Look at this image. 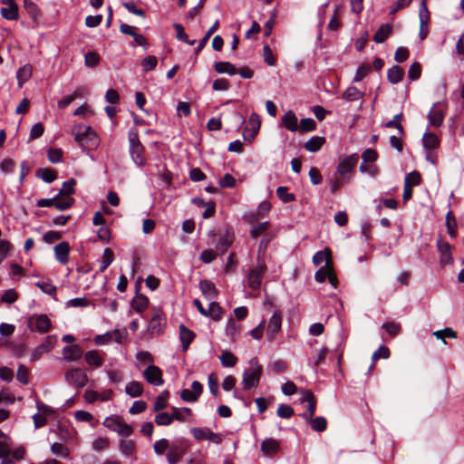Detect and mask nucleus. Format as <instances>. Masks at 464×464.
I'll use <instances>...</instances> for the list:
<instances>
[{
	"label": "nucleus",
	"mask_w": 464,
	"mask_h": 464,
	"mask_svg": "<svg viewBox=\"0 0 464 464\" xmlns=\"http://www.w3.org/2000/svg\"><path fill=\"white\" fill-rule=\"evenodd\" d=\"M165 324V318L160 310H158L153 314L152 318L149 322L148 331L152 334H160L162 333V327Z\"/></svg>",
	"instance_id": "nucleus-13"
},
{
	"label": "nucleus",
	"mask_w": 464,
	"mask_h": 464,
	"mask_svg": "<svg viewBox=\"0 0 464 464\" xmlns=\"http://www.w3.org/2000/svg\"><path fill=\"white\" fill-rule=\"evenodd\" d=\"M27 325L33 332L45 334L50 330L52 323L45 314H34L28 318Z\"/></svg>",
	"instance_id": "nucleus-5"
},
{
	"label": "nucleus",
	"mask_w": 464,
	"mask_h": 464,
	"mask_svg": "<svg viewBox=\"0 0 464 464\" xmlns=\"http://www.w3.org/2000/svg\"><path fill=\"white\" fill-rule=\"evenodd\" d=\"M325 139L324 137L313 136L304 143V149L309 152H316L322 148Z\"/></svg>",
	"instance_id": "nucleus-27"
},
{
	"label": "nucleus",
	"mask_w": 464,
	"mask_h": 464,
	"mask_svg": "<svg viewBox=\"0 0 464 464\" xmlns=\"http://www.w3.org/2000/svg\"><path fill=\"white\" fill-rule=\"evenodd\" d=\"M218 25H219V21L217 20L213 24V25L207 31L204 37L198 42V44L197 48L195 49L196 54L199 53L201 52V50L206 46L210 36L218 30Z\"/></svg>",
	"instance_id": "nucleus-33"
},
{
	"label": "nucleus",
	"mask_w": 464,
	"mask_h": 464,
	"mask_svg": "<svg viewBox=\"0 0 464 464\" xmlns=\"http://www.w3.org/2000/svg\"><path fill=\"white\" fill-rule=\"evenodd\" d=\"M219 360L224 367H234L237 362V357L228 351L223 352Z\"/></svg>",
	"instance_id": "nucleus-43"
},
{
	"label": "nucleus",
	"mask_w": 464,
	"mask_h": 464,
	"mask_svg": "<svg viewBox=\"0 0 464 464\" xmlns=\"http://www.w3.org/2000/svg\"><path fill=\"white\" fill-rule=\"evenodd\" d=\"M148 304L149 299L143 295H137L131 302L132 308L138 313H141L146 309Z\"/></svg>",
	"instance_id": "nucleus-42"
},
{
	"label": "nucleus",
	"mask_w": 464,
	"mask_h": 464,
	"mask_svg": "<svg viewBox=\"0 0 464 464\" xmlns=\"http://www.w3.org/2000/svg\"><path fill=\"white\" fill-rule=\"evenodd\" d=\"M404 71L398 65H393L387 72V79L392 84H397L402 81Z\"/></svg>",
	"instance_id": "nucleus-22"
},
{
	"label": "nucleus",
	"mask_w": 464,
	"mask_h": 464,
	"mask_svg": "<svg viewBox=\"0 0 464 464\" xmlns=\"http://www.w3.org/2000/svg\"><path fill=\"white\" fill-rule=\"evenodd\" d=\"M32 72H33V68L30 64H25L24 66H23L22 68H20L17 71L16 78H17L19 86H22V84L24 82H27L31 78Z\"/></svg>",
	"instance_id": "nucleus-36"
},
{
	"label": "nucleus",
	"mask_w": 464,
	"mask_h": 464,
	"mask_svg": "<svg viewBox=\"0 0 464 464\" xmlns=\"http://www.w3.org/2000/svg\"><path fill=\"white\" fill-rule=\"evenodd\" d=\"M121 421L119 416H111L104 420L103 425L112 431H117Z\"/></svg>",
	"instance_id": "nucleus-55"
},
{
	"label": "nucleus",
	"mask_w": 464,
	"mask_h": 464,
	"mask_svg": "<svg viewBox=\"0 0 464 464\" xmlns=\"http://www.w3.org/2000/svg\"><path fill=\"white\" fill-rule=\"evenodd\" d=\"M247 285L253 290H258L262 284V277L257 276L256 272L249 271L247 276Z\"/></svg>",
	"instance_id": "nucleus-52"
},
{
	"label": "nucleus",
	"mask_w": 464,
	"mask_h": 464,
	"mask_svg": "<svg viewBox=\"0 0 464 464\" xmlns=\"http://www.w3.org/2000/svg\"><path fill=\"white\" fill-rule=\"evenodd\" d=\"M390 357V350L385 345H381L372 355V361L376 362L380 358L387 359Z\"/></svg>",
	"instance_id": "nucleus-64"
},
{
	"label": "nucleus",
	"mask_w": 464,
	"mask_h": 464,
	"mask_svg": "<svg viewBox=\"0 0 464 464\" xmlns=\"http://www.w3.org/2000/svg\"><path fill=\"white\" fill-rule=\"evenodd\" d=\"M270 227V223L268 221L258 223L253 226L250 229V236L252 238H257L261 234L266 232Z\"/></svg>",
	"instance_id": "nucleus-48"
},
{
	"label": "nucleus",
	"mask_w": 464,
	"mask_h": 464,
	"mask_svg": "<svg viewBox=\"0 0 464 464\" xmlns=\"http://www.w3.org/2000/svg\"><path fill=\"white\" fill-rule=\"evenodd\" d=\"M263 368L259 364L257 359L252 358L249 361V368L243 373L242 386L243 389L247 391L258 385Z\"/></svg>",
	"instance_id": "nucleus-2"
},
{
	"label": "nucleus",
	"mask_w": 464,
	"mask_h": 464,
	"mask_svg": "<svg viewBox=\"0 0 464 464\" xmlns=\"http://www.w3.org/2000/svg\"><path fill=\"white\" fill-rule=\"evenodd\" d=\"M359 157L357 154H352L343 159L337 166V173L345 176L350 173L355 167Z\"/></svg>",
	"instance_id": "nucleus-10"
},
{
	"label": "nucleus",
	"mask_w": 464,
	"mask_h": 464,
	"mask_svg": "<svg viewBox=\"0 0 464 464\" xmlns=\"http://www.w3.org/2000/svg\"><path fill=\"white\" fill-rule=\"evenodd\" d=\"M135 450L136 444L132 440H121L119 441V450L122 455L129 457L134 454Z\"/></svg>",
	"instance_id": "nucleus-29"
},
{
	"label": "nucleus",
	"mask_w": 464,
	"mask_h": 464,
	"mask_svg": "<svg viewBox=\"0 0 464 464\" xmlns=\"http://www.w3.org/2000/svg\"><path fill=\"white\" fill-rule=\"evenodd\" d=\"M57 342V337L54 334L48 335L45 340L39 344L40 349H42L44 353L50 352L55 346Z\"/></svg>",
	"instance_id": "nucleus-57"
},
{
	"label": "nucleus",
	"mask_w": 464,
	"mask_h": 464,
	"mask_svg": "<svg viewBox=\"0 0 464 464\" xmlns=\"http://www.w3.org/2000/svg\"><path fill=\"white\" fill-rule=\"evenodd\" d=\"M217 233L215 230L208 232V245L215 246L216 252L219 256H223L232 246L235 235L232 228H227L218 239L216 240Z\"/></svg>",
	"instance_id": "nucleus-1"
},
{
	"label": "nucleus",
	"mask_w": 464,
	"mask_h": 464,
	"mask_svg": "<svg viewBox=\"0 0 464 464\" xmlns=\"http://www.w3.org/2000/svg\"><path fill=\"white\" fill-rule=\"evenodd\" d=\"M301 131H313L316 129V122L312 118L302 119L300 124H298Z\"/></svg>",
	"instance_id": "nucleus-59"
},
{
	"label": "nucleus",
	"mask_w": 464,
	"mask_h": 464,
	"mask_svg": "<svg viewBox=\"0 0 464 464\" xmlns=\"http://www.w3.org/2000/svg\"><path fill=\"white\" fill-rule=\"evenodd\" d=\"M421 74L420 64L418 62L413 63L408 71V77L411 81H416Z\"/></svg>",
	"instance_id": "nucleus-63"
},
{
	"label": "nucleus",
	"mask_w": 464,
	"mask_h": 464,
	"mask_svg": "<svg viewBox=\"0 0 464 464\" xmlns=\"http://www.w3.org/2000/svg\"><path fill=\"white\" fill-rule=\"evenodd\" d=\"M38 179H41L45 183H52L57 179V173L49 168H40L35 173Z\"/></svg>",
	"instance_id": "nucleus-25"
},
{
	"label": "nucleus",
	"mask_w": 464,
	"mask_h": 464,
	"mask_svg": "<svg viewBox=\"0 0 464 464\" xmlns=\"http://www.w3.org/2000/svg\"><path fill=\"white\" fill-rule=\"evenodd\" d=\"M283 315L281 311H275L269 319L266 337L273 341L282 327Z\"/></svg>",
	"instance_id": "nucleus-8"
},
{
	"label": "nucleus",
	"mask_w": 464,
	"mask_h": 464,
	"mask_svg": "<svg viewBox=\"0 0 464 464\" xmlns=\"http://www.w3.org/2000/svg\"><path fill=\"white\" fill-rule=\"evenodd\" d=\"M35 285L49 295H53L56 293V286L53 285L50 280L38 281L35 283Z\"/></svg>",
	"instance_id": "nucleus-49"
},
{
	"label": "nucleus",
	"mask_w": 464,
	"mask_h": 464,
	"mask_svg": "<svg viewBox=\"0 0 464 464\" xmlns=\"http://www.w3.org/2000/svg\"><path fill=\"white\" fill-rule=\"evenodd\" d=\"M169 442L167 439H160L157 440L153 445L154 452L157 455H163L167 450H169Z\"/></svg>",
	"instance_id": "nucleus-58"
},
{
	"label": "nucleus",
	"mask_w": 464,
	"mask_h": 464,
	"mask_svg": "<svg viewBox=\"0 0 464 464\" xmlns=\"http://www.w3.org/2000/svg\"><path fill=\"white\" fill-rule=\"evenodd\" d=\"M143 376L151 385L160 386L164 383L162 371L156 365L148 366L143 372Z\"/></svg>",
	"instance_id": "nucleus-9"
},
{
	"label": "nucleus",
	"mask_w": 464,
	"mask_h": 464,
	"mask_svg": "<svg viewBox=\"0 0 464 464\" xmlns=\"http://www.w3.org/2000/svg\"><path fill=\"white\" fill-rule=\"evenodd\" d=\"M342 97L347 102H355L363 97V92L359 91L355 86H349L343 92Z\"/></svg>",
	"instance_id": "nucleus-32"
},
{
	"label": "nucleus",
	"mask_w": 464,
	"mask_h": 464,
	"mask_svg": "<svg viewBox=\"0 0 464 464\" xmlns=\"http://www.w3.org/2000/svg\"><path fill=\"white\" fill-rule=\"evenodd\" d=\"M186 449L182 448L180 445L172 443L169 447V451L166 455L167 460L169 464H177L183 454L185 453Z\"/></svg>",
	"instance_id": "nucleus-16"
},
{
	"label": "nucleus",
	"mask_w": 464,
	"mask_h": 464,
	"mask_svg": "<svg viewBox=\"0 0 464 464\" xmlns=\"http://www.w3.org/2000/svg\"><path fill=\"white\" fill-rule=\"evenodd\" d=\"M214 69L218 73H227L228 75H236L237 69L229 62H216Z\"/></svg>",
	"instance_id": "nucleus-23"
},
{
	"label": "nucleus",
	"mask_w": 464,
	"mask_h": 464,
	"mask_svg": "<svg viewBox=\"0 0 464 464\" xmlns=\"http://www.w3.org/2000/svg\"><path fill=\"white\" fill-rule=\"evenodd\" d=\"M157 63H158L157 58L153 55H149V56H146L142 60L141 66L145 72H150V71H152L153 69H155V67L157 66Z\"/></svg>",
	"instance_id": "nucleus-60"
},
{
	"label": "nucleus",
	"mask_w": 464,
	"mask_h": 464,
	"mask_svg": "<svg viewBox=\"0 0 464 464\" xmlns=\"http://www.w3.org/2000/svg\"><path fill=\"white\" fill-rule=\"evenodd\" d=\"M70 245L66 241H63L54 246V256L56 260L63 265L69 262Z\"/></svg>",
	"instance_id": "nucleus-15"
},
{
	"label": "nucleus",
	"mask_w": 464,
	"mask_h": 464,
	"mask_svg": "<svg viewBox=\"0 0 464 464\" xmlns=\"http://www.w3.org/2000/svg\"><path fill=\"white\" fill-rule=\"evenodd\" d=\"M307 422L310 423L312 430L317 432L324 431L327 428V420L322 416L312 418Z\"/></svg>",
	"instance_id": "nucleus-37"
},
{
	"label": "nucleus",
	"mask_w": 464,
	"mask_h": 464,
	"mask_svg": "<svg viewBox=\"0 0 464 464\" xmlns=\"http://www.w3.org/2000/svg\"><path fill=\"white\" fill-rule=\"evenodd\" d=\"M114 254L110 248H105L102 255V261L100 265V272H104L108 266L113 262Z\"/></svg>",
	"instance_id": "nucleus-44"
},
{
	"label": "nucleus",
	"mask_w": 464,
	"mask_h": 464,
	"mask_svg": "<svg viewBox=\"0 0 464 464\" xmlns=\"http://www.w3.org/2000/svg\"><path fill=\"white\" fill-rule=\"evenodd\" d=\"M422 143L427 151H431L439 146L440 140L434 133L426 132L422 137Z\"/></svg>",
	"instance_id": "nucleus-26"
},
{
	"label": "nucleus",
	"mask_w": 464,
	"mask_h": 464,
	"mask_svg": "<svg viewBox=\"0 0 464 464\" xmlns=\"http://www.w3.org/2000/svg\"><path fill=\"white\" fill-rule=\"evenodd\" d=\"M125 392L132 398L139 397L143 392L142 384L139 382L133 381L129 382L125 387Z\"/></svg>",
	"instance_id": "nucleus-35"
},
{
	"label": "nucleus",
	"mask_w": 464,
	"mask_h": 464,
	"mask_svg": "<svg viewBox=\"0 0 464 464\" xmlns=\"http://www.w3.org/2000/svg\"><path fill=\"white\" fill-rule=\"evenodd\" d=\"M301 393H302V398L300 399V401L302 403L307 402V408H306L305 411L302 413L301 416L305 421H308L309 420H311L313 418V416L315 412V409H316L315 398H314V395L313 394V392L308 390H303L301 392Z\"/></svg>",
	"instance_id": "nucleus-7"
},
{
	"label": "nucleus",
	"mask_w": 464,
	"mask_h": 464,
	"mask_svg": "<svg viewBox=\"0 0 464 464\" xmlns=\"http://www.w3.org/2000/svg\"><path fill=\"white\" fill-rule=\"evenodd\" d=\"M179 339L183 351H187L190 343L195 338V334L187 328L184 324L179 325Z\"/></svg>",
	"instance_id": "nucleus-19"
},
{
	"label": "nucleus",
	"mask_w": 464,
	"mask_h": 464,
	"mask_svg": "<svg viewBox=\"0 0 464 464\" xmlns=\"http://www.w3.org/2000/svg\"><path fill=\"white\" fill-rule=\"evenodd\" d=\"M73 134L75 141L82 147L86 148L97 144V134L91 126L75 125Z\"/></svg>",
	"instance_id": "nucleus-3"
},
{
	"label": "nucleus",
	"mask_w": 464,
	"mask_h": 464,
	"mask_svg": "<svg viewBox=\"0 0 464 464\" xmlns=\"http://www.w3.org/2000/svg\"><path fill=\"white\" fill-rule=\"evenodd\" d=\"M276 412L280 418H284V419H289L295 413L294 409L287 404H280L277 408Z\"/></svg>",
	"instance_id": "nucleus-62"
},
{
	"label": "nucleus",
	"mask_w": 464,
	"mask_h": 464,
	"mask_svg": "<svg viewBox=\"0 0 464 464\" xmlns=\"http://www.w3.org/2000/svg\"><path fill=\"white\" fill-rule=\"evenodd\" d=\"M282 124L290 131H297L299 130L297 117L292 111H288L283 115Z\"/></svg>",
	"instance_id": "nucleus-20"
},
{
	"label": "nucleus",
	"mask_w": 464,
	"mask_h": 464,
	"mask_svg": "<svg viewBox=\"0 0 464 464\" xmlns=\"http://www.w3.org/2000/svg\"><path fill=\"white\" fill-rule=\"evenodd\" d=\"M155 423L159 426H169L172 421V417L170 413L168 412H160L155 416Z\"/></svg>",
	"instance_id": "nucleus-56"
},
{
	"label": "nucleus",
	"mask_w": 464,
	"mask_h": 464,
	"mask_svg": "<svg viewBox=\"0 0 464 464\" xmlns=\"http://www.w3.org/2000/svg\"><path fill=\"white\" fill-rule=\"evenodd\" d=\"M64 379L69 385L76 388H82L89 382L88 375L85 371L81 368L68 369L64 373Z\"/></svg>",
	"instance_id": "nucleus-4"
},
{
	"label": "nucleus",
	"mask_w": 464,
	"mask_h": 464,
	"mask_svg": "<svg viewBox=\"0 0 464 464\" xmlns=\"http://www.w3.org/2000/svg\"><path fill=\"white\" fill-rule=\"evenodd\" d=\"M191 410L189 408H176L172 407V413L170 414L172 417V421L174 420H178L179 421H183L186 419V416L190 415Z\"/></svg>",
	"instance_id": "nucleus-53"
},
{
	"label": "nucleus",
	"mask_w": 464,
	"mask_h": 464,
	"mask_svg": "<svg viewBox=\"0 0 464 464\" xmlns=\"http://www.w3.org/2000/svg\"><path fill=\"white\" fill-rule=\"evenodd\" d=\"M75 185H76V180L72 178L64 181L63 183L62 188H60L59 192L57 193V197H59V198L61 197L67 198V197H70L71 195L74 194L75 193V188H74Z\"/></svg>",
	"instance_id": "nucleus-28"
},
{
	"label": "nucleus",
	"mask_w": 464,
	"mask_h": 464,
	"mask_svg": "<svg viewBox=\"0 0 464 464\" xmlns=\"http://www.w3.org/2000/svg\"><path fill=\"white\" fill-rule=\"evenodd\" d=\"M63 358L68 362L78 361L82 356V349L77 345H67L63 349Z\"/></svg>",
	"instance_id": "nucleus-18"
},
{
	"label": "nucleus",
	"mask_w": 464,
	"mask_h": 464,
	"mask_svg": "<svg viewBox=\"0 0 464 464\" xmlns=\"http://www.w3.org/2000/svg\"><path fill=\"white\" fill-rule=\"evenodd\" d=\"M225 332L226 334L232 339H235L239 334V325L237 324L232 317L228 319Z\"/></svg>",
	"instance_id": "nucleus-51"
},
{
	"label": "nucleus",
	"mask_w": 464,
	"mask_h": 464,
	"mask_svg": "<svg viewBox=\"0 0 464 464\" xmlns=\"http://www.w3.org/2000/svg\"><path fill=\"white\" fill-rule=\"evenodd\" d=\"M403 118V113L402 112H400L396 115H394L393 119L387 121L384 126L386 128H395L398 130L399 131V134L401 136L403 134V127L402 125L400 123V121L402 120Z\"/></svg>",
	"instance_id": "nucleus-46"
},
{
	"label": "nucleus",
	"mask_w": 464,
	"mask_h": 464,
	"mask_svg": "<svg viewBox=\"0 0 464 464\" xmlns=\"http://www.w3.org/2000/svg\"><path fill=\"white\" fill-rule=\"evenodd\" d=\"M169 396V392L168 391L162 392L155 400L153 405L154 411H160L167 408L168 406V398Z\"/></svg>",
	"instance_id": "nucleus-41"
},
{
	"label": "nucleus",
	"mask_w": 464,
	"mask_h": 464,
	"mask_svg": "<svg viewBox=\"0 0 464 464\" xmlns=\"http://www.w3.org/2000/svg\"><path fill=\"white\" fill-rule=\"evenodd\" d=\"M130 154L132 160L138 167H143L146 164L143 145L130 148Z\"/></svg>",
	"instance_id": "nucleus-21"
},
{
	"label": "nucleus",
	"mask_w": 464,
	"mask_h": 464,
	"mask_svg": "<svg viewBox=\"0 0 464 464\" xmlns=\"http://www.w3.org/2000/svg\"><path fill=\"white\" fill-rule=\"evenodd\" d=\"M419 17H420V39H424L428 35V23L430 20L429 15V10L427 8V5L425 4V1H422L420 6V12H419Z\"/></svg>",
	"instance_id": "nucleus-11"
},
{
	"label": "nucleus",
	"mask_w": 464,
	"mask_h": 464,
	"mask_svg": "<svg viewBox=\"0 0 464 464\" xmlns=\"http://www.w3.org/2000/svg\"><path fill=\"white\" fill-rule=\"evenodd\" d=\"M205 316L209 317L216 322L219 321L222 316V308L219 304L211 300Z\"/></svg>",
	"instance_id": "nucleus-30"
},
{
	"label": "nucleus",
	"mask_w": 464,
	"mask_h": 464,
	"mask_svg": "<svg viewBox=\"0 0 464 464\" xmlns=\"http://www.w3.org/2000/svg\"><path fill=\"white\" fill-rule=\"evenodd\" d=\"M428 119L430 125L440 127L443 122L444 116L440 110L432 108L428 114Z\"/></svg>",
	"instance_id": "nucleus-38"
},
{
	"label": "nucleus",
	"mask_w": 464,
	"mask_h": 464,
	"mask_svg": "<svg viewBox=\"0 0 464 464\" xmlns=\"http://www.w3.org/2000/svg\"><path fill=\"white\" fill-rule=\"evenodd\" d=\"M51 452L62 459H67L69 457V449L60 442H54L51 445Z\"/></svg>",
	"instance_id": "nucleus-39"
},
{
	"label": "nucleus",
	"mask_w": 464,
	"mask_h": 464,
	"mask_svg": "<svg viewBox=\"0 0 464 464\" xmlns=\"http://www.w3.org/2000/svg\"><path fill=\"white\" fill-rule=\"evenodd\" d=\"M324 262L326 263L325 266H329V262H330V251H328L327 249H325L324 251H318L316 252L314 256H313V263L315 265V266H320L322 265Z\"/></svg>",
	"instance_id": "nucleus-45"
},
{
	"label": "nucleus",
	"mask_w": 464,
	"mask_h": 464,
	"mask_svg": "<svg viewBox=\"0 0 464 464\" xmlns=\"http://www.w3.org/2000/svg\"><path fill=\"white\" fill-rule=\"evenodd\" d=\"M276 195L284 203H290L295 200V196L289 192V188L285 186L276 188Z\"/></svg>",
	"instance_id": "nucleus-40"
},
{
	"label": "nucleus",
	"mask_w": 464,
	"mask_h": 464,
	"mask_svg": "<svg viewBox=\"0 0 464 464\" xmlns=\"http://www.w3.org/2000/svg\"><path fill=\"white\" fill-rule=\"evenodd\" d=\"M438 249L440 253V265H448L452 263L453 257L451 254V247L448 242L443 241L442 239H439L437 242Z\"/></svg>",
	"instance_id": "nucleus-14"
},
{
	"label": "nucleus",
	"mask_w": 464,
	"mask_h": 464,
	"mask_svg": "<svg viewBox=\"0 0 464 464\" xmlns=\"http://www.w3.org/2000/svg\"><path fill=\"white\" fill-rule=\"evenodd\" d=\"M24 6L30 17H32L34 20H37L39 18L40 10L33 1L24 0Z\"/></svg>",
	"instance_id": "nucleus-47"
},
{
	"label": "nucleus",
	"mask_w": 464,
	"mask_h": 464,
	"mask_svg": "<svg viewBox=\"0 0 464 464\" xmlns=\"http://www.w3.org/2000/svg\"><path fill=\"white\" fill-rule=\"evenodd\" d=\"M260 450L265 456L273 457L280 450V442L273 438L265 439L261 445Z\"/></svg>",
	"instance_id": "nucleus-12"
},
{
	"label": "nucleus",
	"mask_w": 464,
	"mask_h": 464,
	"mask_svg": "<svg viewBox=\"0 0 464 464\" xmlns=\"http://www.w3.org/2000/svg\"><path fill=\"white\" fill-rule=\"evenodd\" d=\"M371 71V66L368 63H361L357 67L355 75L353 76V82H359L362 81V79L368 74V72Z\"/></svg>",
	"instance_id": "nucleus-50"
},
{
	"label": "nucleus",
	"mask_w": 464,
	"mask_h": 464,
	"mask_svg": "<svg viewBox=\"0 0 464 464\" xmlns=\"http://www.w3.org/2000/svg\"><path fill=\"white\" fill-rule=\"evenodd\" d=\"M62 198L61 200H59V198L56 199L54 204V208L60 211L69 209L75 202V199L71 197Z\"/></svg>",
	"instance_id": "nucleus-54"
},
{
	"label": "nucleus",
	"mask_w": 464,
	"mask_h": 464,
	"mask_svg": "<svg viewBox=\"0 0 464 464\" xmlns=\"http://www.w3.org/2000/svg\"><path fill=\"white\" fill-rule=\"evenodd\" d=\"M193 437L198 440H209L215 444L222 442V436L219 433L213 432L209 428H192L190 430Z\"/></svg>",
	"instance_id": "nucleus-6"
},
{
	"label": "nucleus",
	"mask_w": 464,
	"mask_h": 464,
	"mask_svg": "<svg viewBox=\"0 0 464 464\" xmlns=\"http://www.w3.org/2000/svg\"><path fill=\"white\" fill-rule=\"evenodd\" d=\"M392 32V28L390 24H382L378 28L376 33L373 34L372 39L375 43L382 44L390 36Z\"/></svg>",
	"instance_id": "nucleus-24"
},
{
	"label": "nucleus",
	"mask_w": 464,
	"mask_h": 464,
	"mask_svg": "<svg viewBox=\"0 0 464 464\" xmlns=\"http://www.w3.org/2000/svg\"><path fill=\"white\" fill-rule=\"evenodd\" d=\"M0 14L6 20L16 21L19 18L18 5H13L11 6L2 7Z\"/></svg>",
	"instance_id": "nucleus-31"
},
{
	"label": "nucleus",
	"mask_w": 464,
	"mask_h": 464,
	"mask_svg": "<svg viewBox=\"0 0 464 464\" xmlns=\"http://www.w3.org/2000/svg\"><path fill=\"white\" fill-rule=\"evenodd\" d=\"M84 359L89 365L94 366L96 368L101 367L103 362L102 358L100 356L99 353L95 350L88 351L84 354Z\"/></svg>",
	"instance_id": "nucleus-34"
},
{
	"label": "nucleus",
	"mask_w": 464,
	"mask_h": 464,
	"mask_svg": "<svg viewBox=\"0 0 464 464\" xmlns=\"http://www.w3.org/2000/svg\"><path fill=\"white\" fill-rule=\"evenodd\" d=\"M199 288L202 295L208 300H215L218 296V290L214 285L209 280L204 279L199 282Z\"/></svg>",
	"instance_id": "nucleus-17"
},
{
	"label": "nucleus",
	"mask_w": 464,
	"mask_h": 464,
	"mask_svg": "<svg viewBox=\"0 0 464 464\" xmlns=\"http://www.w3.org/2000/svg\"><path fill=\"white\" fill-rule=\"evenodd\" d=\"M18 299V294L14 289L5 290L1 297V301L5 304H14Z\"/></svg>",
	"instance_id": "nucleus-61"
}]
</instances>
